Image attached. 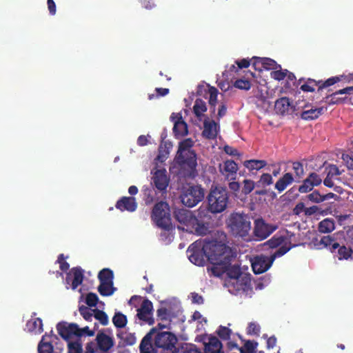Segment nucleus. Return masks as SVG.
I'll list each match as a JSON object with an SVG mask.
<instances>
[{
	"label": "nucleus",
	"instance_id": "nucleus-1",
	"mask_svg": "<svg viewBox=\"0 0 353 353\" xmlns=\"http://www.w3.org/2000/svg\"><path fill=\"white\" fill-rule=\"evenodd\" d=\"M224 239L222 235L219 241L205 242L207 259L211 265L208 270L216 276L225 274V285L230 293L245 292L250 286V274L239 268L234 252L222 241Z\"/></svg>",
	"mask_w": 353,
	"mask_h": 353
},
{
	"label": "nucleus",
	"instance_id": "nucleus-2",
	"mask_svg": "<svg viewBox=\"0 0 353 353\" xmlns=\"http://www.w3.org/2000/svg\"><path fill=\"white\" fill-rule=\"evenodd\" d=\"M194 143V140L190 138L179 142L178 151L171 168L173 170L176 169V172L185 174L195 168L196 154L192 150Z\"/></svg>",
	"mask_w": 353,
	"mask_h": 353
},
{
	"label": "nucleus",
	"instance_id": "nucleus-3",
	"mask_svg": "<svg viewBox=\"0 0 353 353\" xmlns=\"http://www.w3.org/2000/svg\"><path fill=\"white\" fill-rule=\"evenodd\" d=\"M202 212L200 211L199 216L196 217L190 210L185 209L176 210L175 217L179 223L178 228L192 234H205L208 232V226L203 221L201 220Z\"/></svg>",
	"mask_w": 353,
	"mask_h": 353
},
{
	"label": "nucleus",
	"instance_id": "nucleus-4",
	"mask_svg": "<svg viewBox=\"0 0 353 353\" xmlns=\"http://www.w3.org/2000/svg\"><path fill=\"white\" fill-rule=\"evenodd\" d=\"M228 195L227 190L221 186H212L208 196V210L212 213H220L228 205Z\"/></svg>",
	"mask_w": 353,
	"mask_h": 353
},
{
	"label": "nucleus",
	"instance_id": "nucleus-5",
	"mask_svg": "<svg viewBox=\"0 0 353 353\" xmlns=\"http://www.w3.org/2000/svg\"><path fill=\"white\" fill-rule=\"evenodd\" d=\"M168 205L165 202H159L154 206L152 212V219L156 224L165 230L163 235L168 232V241L172 240L170 231L172 230Z\"/></svg>",
	"mask_w": 353,
	"mask_h": 353
},
{
	"label": "nucleus",
	"instance_id": "nucleus-6",
	"mask_svg": "<svg viewBox=\"0 0 353 353\" xmlns=\"http://www.w3.org/2000/svg\"><path fill=\"white\" fill-rule=\"evenodd\" d=\"M204 195V190L201 186L187 185L183 188L181 199L183 205L192 208L201 201Z\"/></svg>",
	"mask_w": 353,
	"mask_h": 353
},
{
	"label": "nucleus",
	"instance_id": "nucleus-7",
	"mask_svg": "<svg viewBox=\"0 0 353 353\" xmlns=\"http://www.w3.org/2000/svg\"><path fill=\"white\" fill-rule=\"evenodd\" d=\"M232 232L241 237L248 235L251 229V223L248 216L241 214H232L228 223Z\"/></svg>",
	"mask_w": 353,
	"mask_h": 353
},
{
	"label": "nucleus",
	"instance_id": "nucleus-8",
	"mask_svg": "<svg viewBox=\"0 0 353 353\" xmlns=\"http://www.w3.org/2000/svg\"><path fill=\"white\" fill-rule=\"evenodd\" d=\"M187 253L190 262L196 265L202 266L208 261L205 242L195 241L188 248Z\"/></svg>",
	"mask_w": 353,
	"mask_h": 353
},
{
	"label": "nucleus",
	"instance_id": "nucleus-9",
	"mask_svg": "<svg viewBox=\"0 0 353 353\" xmlns=\"http://www.w3.org/2000/svg\"><path fill=\"white\" fill-rule=\"evenodd\" d=\"M288 252V248H284L278 254H272L270 257L263 255L256 256L250 260L252 268L255 274H261L267 271L272 265L273 261L276 257L285 254Z\"/></svg>",
	"mask_w": 353,
	"mask_h": 353
},
{
	"label": "nucleus",
	"instance_id": "nucleus-10",
	"mask_svg": "<svg viewBox=\"0 0 353 353\" xmlns=\"http://www.w3.org/2000/svg\"><path fill=\"white\" fill-rule=\"evenodd\" d=\"M165 326L161 323L158 324L156 332L152 335L154 336V344L157 347L163 350H171L176 343V336L170 332H158V330L163 329Z\"/></svg>",
	"mask_w": 353,
	"mask_h": 353
},
{
	"label": "nucleus",
	"instance_id": "nucleus-11",
	"mask_svg": "<svg viewBox=\"0 0 353 353\" xmlns=\"http://www.w3.org/2000/svg\"><path fill=\"white\" fill-rule=\"evenodd\" d=\"M320 245L329 249L332 252L337 250L336 257L339 260H347L352 256V250L345 246H339V244L334 240L331 236H325L320 240Z\"/></svg>",
	"mask_w": 353,
	"mask_h": 353
},
{
	"label": "nucleus",
	"instance_id": "nucleus-12",
	"mask_svg": "<svg viewBox=\"0 0 353 353\" xmlns=\"http://www.w3.org/2000/svg\"><path fill=\"white\" fill-rule=\"evenodd\" d=\"M63 349L58 337L52 334L43 336L38 346L39 353H61Z\"/></svg>",
	"mask_w": 353,
	"mask_h": 353
},
{
	"label": "nucleus",
	"instance_id": "nucleus-13",
	"mask_svg": "<svg viewBox=\"0 0 353 353\" xmlns=\"http://www.w3.org/2000/svg\"><path fill=\"white\" fill-rule=\"evenodd\" d=\"M151 181L157 189L165 190L168 186L170 177L166 170L161 165H157L151 170Z\"/></svg>",
	"mask_w": 353,
	"mask_h": 353
},
{
	"label": "nucleus",
	"instance_id": "nucleus-14",
	"mask_svg": "<svg viewBox=\"0 0 353 353\" xmlns=\"http://www.w3.org/2000/svg\"><path fill=\"white\" fill-rule=\"evenodd\" d=\"M296 243H292L291 237H284L283 235L280 236H274L268 241H267L264 246L268 247L269 248H279V250L274 254H278L281 251H282L284 248H288V251L294 246H296Z\"/></svg>",
	"mask_w": 353,
	"mask_h": 353
},
{
	"label": "nucleus",
	"instance_id": "nucleus-15",
	"mask_svg": "<svg viewBox=\"0 0 353 353\" xmlns=\"http://www.w3.org/2000/svg\"><path fill=\"white\" fill-rule=\"evenodd\" d=\"M170 119L174 125L173 131L176 138L180 139L188 134V125L183 119L181 113H172Z\"/></svg>",
	"mask_w": 353,
	"mask_h": 353
},
{
	"label": "nucleus",
	"instance_id": "nucleus-16",
	"mask_svg": "<svg viewBox=\"0 0 353 353\" xmlns=\"http://www.w3.org/2000/svg\"><path fill=\"white\" fill-rule=\"evenodd\" d=\"M83 279V272L79 268H72L67 274L65 285L67 289L74 290L81 284Z\"/></svg>",
	"mask_w": 353,
	"mask_h": 353
},
{
	"label": "nucleus",
	"instance_id": "nucleus-17",
	"mask_svg": "<svg viewBox=\"0 0 353 353\" xmlns=\"http://www.w3.org/2000/svg\"><path fill=\"white\" fill-rule=\"evenodd\" d=\"M152 310L153 306L152 302L148 300H144L140 307L137 310V316L145 323L152 325L154 323Z\"/></svg>",
	"mask_w": 353,
	"mask_h": 353
},
{
	"label": "nucleus",
	"instance_id": "nucleus-18",
	"mask_svg": "<svg viewBox=\"0 0 353 353\" xmlns=\"http://www.w3.org/2000/svg\"><path fill=\"white\" fill-rule=\"evenodd\" d=\"M252 65L255 70L259 71L274 70L280 68L279 65L274 60L267 57H254L252 59Z\"/></svg>",
	"mask_w": 353,
	"mask_h": 353
},
{
	"label": "nucleus",
	"instance_id": "nucleus-19",
	"mask_svg": "<svg viewBox=\"0 0 353 353\" xmlns=\"http://www.w3.org/2000/svg\"><path fill=\"white\" fill-rule=\"evenodd\" d=\"M254 223V232L259 239H265L276 229V226L268 225L263 219H257Z\"/></svg>",
	"mask_w": 353,
	"mask_h": 353
},
{
	"label": "nucleus",
	"instance_id": "nucleus-20",
	"mask_svg": "<svg viewBox=\"0 0 353 353\" xmlns=\"http://www.w3.org/2000/svg\"><path fill=\"white\" fill-rule=\"evenodd\" d=\"M57 330L59 334L65 340L70 341L73 336L77 337V325L61 322L57 324Z\"/></svg>",
	"mask_w": 353,
	"mask_h": 353
},
{
	"label": "nucleus",
	"instance_id": "nucleus-21",
	"mask_svg": "<svg viewBox=\"0 0 353 353\" xmlns=\"http://www.w3.org/2000/svg\"><path fill=\"white\" fill-rule=\"evenodd\" d=\"M202 341L205 345V353H223L222 345L217 338L211 336H201Z\"/></svg>",
	"mask_w": 353,
	"mask_h": 353
},
{
	"label": "nucleus",
	"instance_id": "nucleus-22",
	"mask_svg": "<svg viewBox=\"0 0 353 353\" xmlns=\"http://www.w3.org/2000/svg\"><path fill=\"white\" fill-rule=\"evenodd\" d=\"M238 169L237 164L232 160H227L219 165L221 173L227 179H234Z\"/></svg>",
	"mask_w": 353,
	"mask_h": 353
},
{
	"label": "nucleus",
	"instance_id": "nucleus-23",
	"mask_svg": "<svg viewBox=\"0 0 353 353\" xmlns=\"http://www.w3.org/2000/svg\"><path fill=\"white\" fill-rule=\"evenodd\" d=\"M219 126L217 123L210 120L208 118L204 119L203 135L208 139H214L219 132Z\"/></svg>",
	"mask_w": 353,
	"mask_h": 353
},
{
	"label": "nucleus",
	"instance_id": "nucleus-24",
	"mask_svg": "<svg viewBox=\"0 0 353 353\" xmlns=\"http://www.w3.org/2000/svg\"><path fill=\"white\" fill-rule=\"evenodd\" d=\"M322 181L321 178L315 173H312L304 181L303 185L299 187V192L306 193L312 190L314 186L319 185Z\"/></svg>",
	"mask_w": 353,
	"mask_h": 353
},
{
	"label": "nucleus",
	"instance_id": "nucleus-25",
	"mask_svg": "<svg viewBox=\"0 0 353 353\" xmlns=\"http://www.w3.org/2000/svg\"><path fill=\"white\" fill-rule=\"evenodd\" d=\"M25 330L34 334H38L43 332V323L40 318L36 316L34 313L27 321Z\"/></svg>",
	"mask_w": 353,
	"mask_h": 353
},
{
	"label": "nucleus",
	"instance_id": "nucleus-26",
	"mask_svg": "<svg viewBox=\"0 0 353 353\" xmlns=\"http://www.w3.org/2000/svg\"><path fill=\"white\" fill-rule=\"evenodd\" d=\"M116 208L121 211L134 212L137 208V203L134 197L124 196L117 201Z\"/></svg>",
	"mask_w": 353,
	"mask_h": 353
},
{
	"label": "nucleus",
	"instance_id": "nucleus-27",
	"mask_svg": "<svg viewBox=\"0 0 353 353\" xmlns=\"http://www.w3.org/2000/svg\"><path fill=\"white\" fill-rule=\"evenodd\" d=\"M254 77L253 72L247 71L243 77L235 81L234 85L238 89L248 90L251 88V80Z\"/></svg>",
	"mask_w": 353,
	"mask_h": 353
},
{
	"label": "nucleus",
	"instance_id": "nucleus-28",
	"mask_svg": "<svg viewBox=\"0 0 353 353\" xmlns=\"http://www.w3.org/2000/svg\"><path fill=\"white\" fill-rule=\"evenodd\" d=\"M97 343H96L102 352L108 351L113 345L112 339L105 334H99L97 337Z\"/></svg>",
	"mask_w": 353,
	"mask_h": 353
},
{
	"label": "nucleus",
	"instance_id": "nucleus-29",
	"mask_svg": "<svg viewBox=\"0 0 353 353\" xmlns=\"http://www.w3.org/2000/svg\"><path fill=\"white\" fill-rule=\"evenodd\" d=\"M156 332V328H152L151 331L143 339L140 345L141 353H155L154 348L150 343L152 335Z\"/></svg>",
	"mask_w": 353,
	"mask_h": 353
},
{
	"label": "nucleus",
	"instance_id": "nucleus-30",
	"mask_svg": "<svg viewBox=\"0 0 353 353\" xmlns=\"http://www.w3.org/2000/svg\"><path fill=\"white\" fill-rule=\"evenodd\" d=\"M172 147V145L171 143L167 141L163 142L159 147V154L156 161L161 163L164 162L168 158Z\"/></svg>",
	"mask_w": 353,
	"mask_h": 353
},
{
	"label": "nucleus",
	"instance_id": "nucleus-31",
	"mask_svg": "<svg viewBox=\"0 0 353 353\" xmlns=\"http://www.w3.org/2000/svg\"><path fill=\"white\" fill-rule=\"evenodd\" d=\"M207 111V106L205 103L199 99H197L193 106V112L195 116L199 119H205V112Z\"/></svg>",
	"mask_w": 353,
	"mask_h": 353
},
{
	"label": "nucleus",
	"instance_id": "nucleus-32",
	"mask_svg": "<svg viewBox=\"0 0 353 353\" xmlns=\"http://www.w3.org/2000/svg\"><path fill=\"white\" fill-rule=\"evenodd\" d=\"M267 165V163L263 160H247L243 162V165L250 172L258 171Z\"/></svg>",
	"mask_w": 353,
	"mask_h": 353
},
{
	"label": "nucleus",
	"instance_id": "nucleus-33",
	"mask_svg": "<svg viewBox=\"0 0 353 353\" xmlns=\"http://www.w3.org/2000/svg\"><path fill=\"white\" fill-rule=\"evenodd\" d=\"M294 181L293 176L290 173L285 174L283 177L279 179L275 184V188L279 191H283Z\"/></svg>",
	"mask_w": 353,
	"mask_h": 353
},
{
	"label": "nucleus",
	"instance_id": "nucleus-34",
	"mask_svg": "<svg viewBox=\"0 0 353 353\" xmlns=\"http://www.w3.org/2000/svg\"><path fill=\"white\" fill-rule=\"evenodd\" d=\"M290 105L289 99L282 97L275 102V110L276 112L283 114L289 111Z\"/></svg>",
	"mask_w": 353,
	"mask_h": 353
},
{
	"label": "nucleus",
	"instance_id": "nucleus-35",
	"mask_svg": "<svg viewBox=\"0 0 353 353\" xmlns=\"http://www.w3.org/2000/svg\"><path fill=\"white\" fill-rule=\"evenodd\" d=\"M270 75L272 79L276 81H281L287 77L291 80L294 78L292 73L289 72L287 70H283L281 65L280 68L272 71Z\"/></svg>",
	"mask_w": 353,
	"mask_h": 353
},
{
	"label": "nucleus",
	"instance_id": "nucleus-36",
	"mask_svg": "<svg viewBox=\"0 0 353 353\" xmlns=\"http://www.w3.org/2000/svg\"><path fill=\"white\" fill-rule=\"evenodd\" d=\"M335 228L334 222L331 219H325L319 224V230L321 233H330Z\"/></svg>",
	"mask_w": 353,
	"mask_h": 353
},
{
	"label": "nucleus",
	"instance_id": "nucleus-37",
	"mask_svg": "<svg viewBox=\"0 0 353 353\" xmlns=\"http://www.w3.org/2000/svg\"><path fill=\"white\" fill-rule=\"evenodd\" d=\"M324 111L323 108H311L302 112L301 117L303 119H315L319 117Z\"/></svg>",
	"mask_w": 353,
	"mask_h": 353
},
{
	"label": "nucleus",
	"instance_id": "nucleus-38",
	"mask_svg": "<svg viewBox=\"0 0 353 353\" xmlns=\"http://www.w3.org/2000/svg\"><path fill=\"white\" fill-rule=\"evenodd\" d=\"M208 93L209 94V104L212 112H215V106L217 104L218 90L214 87H208Z\"/></svg>",
	"mask_w": 353,
	"mask_h": 353
},
{
	"label": "nucleus",
	"instance_id": "nucleus-39",
	"mask_svg": "<svg viewBox=\"0 0 353 353\" xmlns=\"http://www.w3.org/2000/svg\"><path fill=\"white\" fill-rule=\"evenodd\" d=\"M112 281H103L101 282L100 285L99 286V291L101 295L103 296H110L112 295L114 292V288L112 286Z\"/></svg>",
	"mask_w": 353,
	"mask_h": 353
},
{
	"label": "nucleus",
	"instance_id": "nucleus-40",
	"mask_svg": "<svg viewBox=\"0 0 353 353\" xmlns=\"http://www.w3.org/2000/svg\"><path fill=\"white\" fill-rule=\"evenodd\" d=\"M127 321L126 316L119 312H115L112 318V322L117 327H125L127 324Z\"/></svg>",
	"mask_w": 353,
	"mask_h": 353
},
{
	"label": "nucleus",
	"instance_id": "nucleus-41",
	"mask_svg": "<svg viewBox=\"0 0 353 353\" xmlns=\"http://www.w3.org/2000/svg\"><path fill=\"white\" fill-rule=\"evenodd\" d=\"M193 323L196 326L198 330H201L204 328L207 323L205 318L203 317L199 312H195L192 315Z\"/></svg>",
	"mask_w": 353,
	"mask_h": 353
},
{
	"label": "nucleus",
	"instance_id": "nucleus-42",
	"mask_svg": "<svg viewBox=\"0 0 353 353\" xmlns=\"http://www.w3.org/2000/svg\"><path fill=\"white\" fill-rule=\"evenodd\" d=\"M79 312L86 321H91L94 316L95 310L81 306L79 307Z\"/></svg>",
	"mask_w": 353,
	"mask_h": 353
},
{
	"label": "nucleus",
	"instance_id": "nucleus-43",
	"mask_svg": "<svg viewBox=\"0 0 353 353\" xmlns=\"http://www.w3.org/2000/svg\"><path fill=\"white\" fill-rule=\"evenodd\" d=\"M254 181L250 179H244L243 181L242 193L247 195L254 189Z\"/></svg>",
	"mask_w": 353,
	"mask_h": 353
},
{
	"label": "nucleus",
	"instance_id": "nucleus-44",
	"mask_svg": "<svg viewBox=\"0 0 353 353\" xmlns=\"http://www.w3.org/2000/svg\"><path fill=\"white\" fill-rule=\"evenodd\" d=\"M68 353H82V348L80 343L75 341H68Z\"/></svg>",
	"mask_w": 353,
	"mask_h": 353
},
{
	"label": "nucleus",
	"instance_id": "nucleus-45",
	"mask_svg": "<svg viewBox=\"0 0 353 353\" xmlns=\"http://www.w3.org/2000/svg\"><path fill=\"white\" fill-rule=\"evenodd\" d=\"M260 325L256 322H250L247 327V334L252 336H258L260 333Z\"/></svg>",
	"mask_w": 353,
	"mask_h": 353
},
{
	"label": "nucleus",
	"instance_id": "nucleus-46",
	"mask_svg": "<svg viewBox=\"0 0 353 353\" xmlns=\"http://www.w3.org/2000/svg\"><path fill=\"white\" fill-rule=\"evenodd\" d=\"M99 279L100 282L103 281H112L113 274L112 272L108 269H103L99 274Z\"/></svg>",
	"mask_w": 353,
	"mask_h": 353
},
{
	"label": "nucleus",
	"instance_id": "nucleus-47",
	"mask_svg": "<svg viewBox=\"0 0 353 353\" xmlns=\"http://www.w3.org/2000/svg\"><path fill=\"white\" fill-rule=\"evenodd\" d=\"M257 347V343L252 341H247L244 346L241 349V353H254Z\"/></svg>",
	"mask_w": 353,
	"mask_h": 353
},
{
	"label": "nucleus",
	"instance_id": "nucleus-48",
	"mask_svg": "<svg viewBox=\"0 0 353 353\" xmlns=\"http://www.w3.org/2000/svg\"><path fill=\"white\" fill-rule=\"evenodd\" d=\"M216 332L220 338L223 340H228L230 339L232 331L227 327L220 326Z\"/></svg>",
	"mask_w": 353,
	"mask_h": 353
},
{
	"label": "nucleus",
	"instance_id": "nucleus-49",
	"mask_svg": "<svg viewBox=\"0 0 353 353\" xmlns=\"http://www.w3.org/2000/svg\"><path fill=\"white\" fill-rule=\"evenodd\" d=\"M94 318L98 320L101 324L104 325L108 323V317L107 314L101 310H95Z\"/></svg>",
	"mask_w": 353,
	"mask_h": 353
},
{
	"label": "nucleus",
	"instance_id": "nucleus-50",
	"mask_svg": "<svg viewBox=\"0 0 353 353\" xmlns=\"http://www.w3.org/2000/svg\"><path fill=\"white\" fill-rule=\"evenodd\" d=\"M85 353H103L95 342L88 343L85 346Z\"/></svg>",
	"mask_w": 353,
	"mask_h": 353
},
{
	"label": "nucleus",
	"instance_id": "nucleus-51",
	"mask_svg": "<svg viewBox=\"0 0 353 353\" xmlns=\"http://www.w3.org/2000/svg\"><path fill=\"white\" fill-rule=\"evenodd\" d=\"M259 92L260 94H258L261 101L263 104V108L264 110H268L270 107V102L266 100V95H267V90H263L262 88H259Z\"/></svg>",
	"mask_w": 353,
	"mask_h": 353
},
{
	"label": "nucleus",
	"instance_id": "nucleus-52",
	"mask_svg": "<svg viewBox=\"0 0 353 353\" xmlns=\"http://www.w3.org/2000/svg\"><path fill=\"white\" fill-rule=\"evenodd\" d=\"M78 331L77 332V336H93L94 334V331L90 330L88 326H85L83 328H79L77 326Z\"/></svg>",
	"mask_w": 353,
	"mask_h": 353
},
{
	"label": "nucleus",
	"instance_id": "nucleus-53",
	"mask_svg": "<svg viewBox=\"0 0 353 353\" xmlns=\"http://www.w3.org/2000/svg\"><path fill=\"white\" fill-rule=\"evenodd\" d=\"M307 196L311 201L315 203H321L325 201V198H323V195L320 194L318 192H314Z\"/></svg>",
	"mask_w": 353,
	"mask_h": 353
},
{
	"label": "nucleus",
	"instance_id": "nucleus-54",
	"mask_svg": "<svg viewBox=\"0 0 353 353\" xmlns=\"http://www.w3.org/2000/svg\"><path fill=\"white\" fill-rule=\"evenodd\" d=\"M157 316L161 320H168L170 318V312L165 307H161L157 310Z\"/></svg>",
	"mask_w": 353,
	"mask_h": 353
},
{
	"label": "nucleus",
	"instance_id": "nucleus-55",
	"mask_svg": "<svg viewBox=\"0 0 353 353\" xmlns=\"http://www.w3.org/2000/svg\"><path fill=\"white\" fill-rule=\"evenodd\" d=\"M98 301V297L95 294L89 293L86 296V303L90 306H95Z\"/></svg>",
	"mask_w": 353,
	"mask_h": 353
},
{
	"label": "nucleus",
	"instance_id": "nucleus-56",
	"mask_svg": "<svg viewBox=\"0 0 353 353\" xmlns=\"http://www.w3.org/2000/svg\"><path fill=\"white\" fill-rule=\"evenodd\" d=\"M353 92V87H347L341 90H339L332 94V99L336 98V96L339 94H350Z\"/></svg>",
	"mask_w": 353,
	"mask_h": 353
},
{
	"label": "nucleus",
	"instance_id": "nucleus-57",
	"mask_svg": "<svg viewBox=\"0 0 353 353\" xmlns=\"http://www.w3.org/2000/svg\"><path fill=\"white\" fill-rule=\"evenodd\" d=\"M57 263L59 265V268L62 271H65L69 268V264L65 262L63 254L59 256Z\"/></svg>",
	"mask_w": 353,
	"mask_h": 353
},
{
	"label": "nucleus",
	"instance_id": "nucleus-58",
	"mask_svg": "<svg viewBox=\"0 0 353 353\" xmlns=\"http://www.w3.org/2000/svg\"><path fill=\"white\" fill-rule=\"evenodd\" d=\"M259 182L263 185H270L272 183L273 179L270 174H263L261 176Z\"/></svg>",
	"mask_w": 353,
	"mask_h": 353
},
{
	"label": "nucleus",
	"instance_id": "nucleus-59",
	"mask_svg": "<svg viewBox=\"0 0 353 353\" xmlns=\"http://www.w3.org/2000/svg\"><path fill=\"white\" fill-rule=\"evenodd\" d=\"M293 170H294L297 176H299V178H301L303 175V165L299 163V162H295L293 163Z\"/></svg>",
	"mask_w": 353,
	"mask_h": 353
},
{
	"label": "nucleus",
	"instance_id": "nucleus-60",
	"mask_svg": "<svg viewBox=\"0 0 353 353\" xmlns=\"http://www.w3.org/2000/svg\"><path fill=\"white\" fill-rule=\"evenodd\" d=\"M343 78H344L343 75L331 77L325 81L324 85L325 86H330L337 82L341 81V80L343 79Z\"/></svg>",
	"mask_w": 353,
	"mask_h": 353
},
{
	"label": "nucleus",
	"instance_id": "nucleus-61",
	"mask_svg": "<svg viewBox=\"0 0 353 353\" xmlns=\"http://www.w3.org/2000/svg\"><path fill=\"white\" fill-rule=\"evenodd\" d=\"M342 159L345 163L347 167L353 170V157H350L348 154H343L342 155Z\"/></svg>",
	"mask_w": 353,
	"mask_h": 353
},
{
	"label": "nucleus",
	"instance_id": "nucleus-62",
	"mask_svg": "<svg viewBox=\"0 0 353 353\" xmlns=\"http://www.w3.org/2000/svg\"><path fill=\"white\" fill-rule=\"evenodd\" d=\"M327 176H337V175L340 174L339 170L336 165H329L327 168Z\"/></svg>",
	"mask_w": 353,
	"mask_h": 353
},
{
	"label": "nucleus",
	"instance_id": "nucleus-63",
	"mask_svg": "<svg viewBox=\"0 0 353 353\" xmlns=\"http://www.w3.org/2000/svg\"><path fill=\"white\" fill-rule=\"evenodd\" d=\"M190 298L191 299L192 302L194 303L199 304L203 302L202 297L200 295L195 293H192Z\"/></svg>",
	"mask_w": 353,
	"mask_h": 353
},
{
	"label": "nucleus",
	"instance_id": "nucleus-64",
	"mask_svg": "<svg viewBox=\"0 0 353 353\" xmlns=\"http://www.w3.org/2000/svg\"><path fill=\"white\" fill-rule=\"evenodd\" d=\"M305 212V205L303 203H298L294 209V213L299 215Z\"/></svg>",
	"mask_w": 353,
	"mask_h": 353
}]
</instances>
